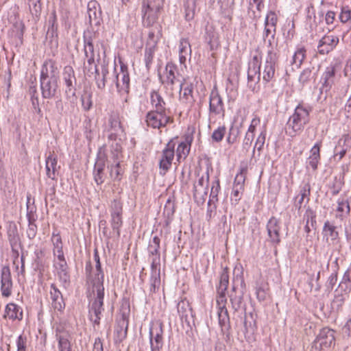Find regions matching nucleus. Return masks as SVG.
<instances>
[{"instance_id":"1","label":"nucleus","mask_w":351,"mask_h":351,"mask_svg":"<svg viewBox=\"0 0 351 351\" xmlns=\"http://www.w3.org/2000/svg\"><path fill=\"white\" fill-rule=\"evenodd\" d=\"M94 259L96 263L95 276L91 280L93 287V292H96V295L93 301L89 306V315L90 320L95 324H99L101 315L104 311V274L101 269L99 256L97 250L94 251Z\"/></svg>"},{"instance_id":"2","label":"nucleus","mask_w":351,"mask_h":351,"mask_svg":"<svg viewBox=\"0 0 351 351\" xmlns=\"http://www.w3.org/2000/svg\"><path fill=\"white\" fill-rule=\"evenodd\" d=\"M60 71L56 63L51 60H46L42 66L40 86L44 99L57 97L60 93Z\"/></svg>"},{"instance_id":"3","label":"nucleus","mask_w":351,"mask_h":351,"mask_svg":"<svg viewBox=\"0 0 351 351\" xmlns=\"http://www.w3.org/2000/svg\"><path fill=\"white\" fill-rule=\"evenodd\" d=\"M311 110V108L299 104L287 123L285 128L287 134L293 137L300 134L310 121Z\"/></svg>"},{"instance_id":"4","label":"nucleus","mask_w":351,"mask_h":351,"mask_svg":"<svg viewBox=\"0 0 351 351\" xmlns=\"http://www.w3.org/2000/svg\"><path fill=\"white\" fill-rule=\"evenodd\" d=\"M62 78L64 84V94L66 99L71 103L77 101L76 84L77 80L75 71L72 66H66L63 69Z\"/></svg>"},{"instance_id":"5","label":"nucleus","mask_w":351,"mask_h":351,"mask_svg":"<svg viewBox=\"0 0 351 351\" xmlns=\"http://www.w3.org/2000/svg\"><path fill=\"white\" fill-rule=\"evenodd\" d=\"M245 290V282L242 278L237 277L233 280L232 293L230 295L232 306L235 311L241 309L245 311L243 304V294Z\"/></svg>"},{"instance_id":"6","label":"nucleus","mask_w":351,"mask_h":351,"mask_svg":"<svg viewBox=\"0 0 351 351\" xmlns=\"http://www.w3.org/2000/svg\"><path fill=\"white\" fill-rule=\"evenodd\" d=\"M130 75L128 66L121 64L120 72H116V68L114 69L112 74V82L115 83L117 91L121 94H128L130 91Z\"/></svg>"},{"instance_id":"7","label":"nucleus","mask_w":351,"mask_h":351,"mask_svg":"<svg viewBox=\"0 0 351 351\" xmlns=\"http://www.w3.org/2000/svg\"><path fill=\"white\" fill-rule=\"evenodd\" d=\"M335 331L328 328H322L312 346V350H322L335 345Z\"/></svg>"},{"instance_id":"8","label":"nucleus","mask_w":351,"mask_h":351,"mask_svg":"<svg viewBox=\"0 0 351 351\" xmlns=\"http://www.w3.org/2000/svg\"><path fill=\"white\" fill-rule=\"evenodd\" d=\"M146 123L149 127L160 129L165 127L168 123H172L173 119L167 112L151 110L146 115Z\"/></svg>"},{"instance_id":"9","label":"nucleus","mask_w":351,"mask_h":351,"mask_svg":"<svg viewBox=\"0 0 351 351\" xmlns=\"http://www.w3.org/2000/svg\"><path fill=\"white\" fill-rule=\"evenodd\" d=\"M276 61V53L271 49L269 50L263 69V80L265 83L270 82L274 79Z\"/></svg>"},{"instance_id":"10","label":"nucleus","mask_w":351,"mask_h":351,"mask_svg":"<svg viewBox=\"0 0 351 351\" xmlns=\"http://www.w3.org/2000/svg\"><path fill=\"white\" fill-rule=\"evenodd\" d=\"M306 24L308 25L310 32L312 33H317L322 31V27L319 25L322 23L324 13L319 12L316 16L315 11L313 3H310L306 9Z\"/></svg>"},{"instance_id":"11","label":"nucleus","mask_w":351,"mask_h":351,"mask_svg":"<svg viewBox=\"0 0 351 351\" xmlns=\"http://www.w3.org/2000/svg\"><path fill=\"white\" fill-rule=\"evenodd\" d=\"M178 72L177 67L175 64L168 62L165 67V71L162 76H160L161 82L167 87L173 90L176 84L181 82L178 79Z\"/></svg>"},{"instance_id":"12","label":"nucleus","mask_w":351,"mask_h":351,"mask_svg":"<svg viewBox=\"0 0 351 351\" xmlns=\"http://www.w3.org/2000/svg\"><path fill=\"white\" fill-rule=\"evenodd\" d=\"M107 129L110 132L108 138L110 140H116L117 136H120L123 132L118 112H111L110 113L108 119Z\"/></svg>"},{"instance_id":"13","label":"nucleus","mask_w":351,"mask_h":351,"mask_svg":"<svg viewBox=\"0 0 351 351\" xmlns=\"http://www.w3.org/2000/svg\"><path fill=\"white\" fill-rule=\"evenodd\" d=\"M122 204L114 199L111 205V226L113 230L116 231L117 236L120 235V228L122 226Z\"/></svg>"},{"instance_id":"14","label":"nucleus","mask_w":351,"mask_h":351,"mask_svg":"<svg viewBox=\"0 0 351 351\" xmlns=\"http://www.w3.org/2000/svg\"><path fill=\"white\" fill-rule=\"evenodd\" d=\"M339 42V37L332 34H326L319 41L318 53L322 55L332 51Z\"/></svg>"},{"instance_id":"15","label":"nucleus","mask_w":351,"mask_h":351,"mask_svg":"<svg viewBox=\"0 0 351 351\" xmlns=\"http://www.w3.org/2000/svg\"><path fill=\"white\" fill-rule=\"evenodd\" d=\"M12 280L8 266H4L1 270V291L3 297L8 298L12 293Z\"/></svg>"},{"instance_id":"16","label":"nucleus","mask_w":351,"mask_h":351,"mask_svg":"<svg viewBox=\"0 0 351 351\" xmlns=\"http://www.w3.org/2000/svg\"><path fill=\"white\" fill-rule=\"evenodd\" d=\"M176 144L173 140H171L162 151V158L160 160L159 166L165 173L171 166L172 160L174 158V148Z\"/></svg>"},{"instance_id":"17","label":"nucleus","mask_w":351,"mask_h":351,"mask_svg":"<svg viewBox=\"0 0 351 351\" xmlns=\"http://www.w3.org/2000/svg\"><path fill=\"white\" fill-rule=\"evenodd\" d=\"M101 79L99 80V73L96 64H94V68H90L88 69V73H90L91 74H95V80H97V86L99 89H104L106 86V84L108 82V75L109 74L108 71V62H106L105 60H103V62L101 64Z\"/></svg>"},{"instance_id":"18","label":"nucleus","mask_w":351,"mask_h":351,"mask_svg":"<svg viewBox=\"0 0 351 351\" xmlns=\"http://www.w3.org/2000/svg\"><path fill=\"white\" fill-rule=\"evenodd\" d=\"M128 328V319L125 314L117 320L114 333V341L115 343H121L127 337Z\"/></svg>"},{"instance_id":"19","label":"nucleus","mask_w":351,"mask_h":351,"mask_svg":"<svg viewBox=\"0 0 351 351\" xmlns=\"http://www.w3.org/2000/svg\"><path fill=\"white\" fill-rule=\"evenodd\" d=\"M248 82H258L261 80V62L257 56H254L249 62L247 70Z\"/></svg>"},{"instance_id":"20","label":"nucleus","mask_w":351,"mask_h":351,"mask_svg":"<svg viewBox=\"0 0 351 351\" xmlns=\"http://www.w3.org/2000/svg\"><path fill=\"white\" fill-rule=\"evenodd\" d=\"M56 338L58 342L59 351H72L71 335L69 332L57 328L56 330Z\"/></svg>"},{"instance_id":"21","label":"nucleus","mask_w":351,"mask_h":351,"mask_svg":"<svg viewBox=\"0 0 351 351\" xmlns=\"http://www.w3.org/2000/svg\"><path fill=\"white\" fill-rule=\"evenodd\" d=\"M210 112L215 114H222L224 115L225 109L222 98L217 90H212L209 99Z\"/></svg>"},{"instance_id":"22","label":"nucleus","mask_w":351,"mask_h":351,"mask_svg":"<svg viewBox=\"0 0 351 351\" xmlns=\"http://www.w3.org/2000/svg\"><path fill=\"white\" fill-rule=\"evenodd\" d=\"M49 294L53 308L58 311H62L65 307V303L62 293L54 283L50 285Z\"/></svg>"},{"instance_id":"23","label":"nucleus","mask_w":351,"mask_h":351,"mask_svg":"<svg viewBox=\"0 0 351 351\" xmlns=\"http://www.w3.org/2000/svg\"><path fill=\"white\" fill-rule=\"evenodd\" d=\"M209 182V174L207 170L204 175L199 178L197 184L194 185L193 197L197 199L199 195L202 196V202L205 201L204 196L207 195V190Z\"/></svg>"},{"instance_id":"24","label":"nucleus","mask_w":351,"mask_h":351,"mask_svg":"<svg viewBox=\"0 0 351 351\" xmlns=\"http://www.w3.org/2000/svg\"><path fill=\"white\" fill-rule=\"evenodd\" d=\"M58 279L64 287H66L70 283V275L69 267L66 261L53 262Z\"/></svg>"},{"instance_id":"25","label":"nucleus","mask_w":351,"mask_h":351,"mask_svg":"<svg viewBox=\"0 0 351 351\" xmlns=\"http://www.w3.org/2000/svg\"><path fill=\"white\" fill-rule=\"evenodd\" d=\"M180 99L186 104H192L194 101L193 96V85L192 83L184 80L179 84Z\"/></svg>"},{"instance_id":"26","label":"nucleus","mask_w":351,"mask_h":351,"mask_svg":"<svg viewBox=\"0 0 351 351\" xmlns=\"http://www.w3.org/2000/svg\"><path fill=\"white\" fill-rule=\"evenodd\" d=\"M335 69L333 66H328L322 77V86L319 88L321 93H327L334 84Z\"/></svg>"},{"instance_id":"27","label":"nucleus","mask_w":351,"mask_h":351,"mask_svg":"<svg viewBox=\"0 0 351 351\" xmlns=\"http://www.w3.org/2000/svg\"><path fill=\"white\" fill-rule=\"evenodd\" d=\"M60 169L58 166V158L53 153H50L46 159L47 176L49 178L55 180Z\"/></svg>"},{"instance_id":"28","label":"nucleus","mask_w":351,"mask_h":351,"mask_svg":"<svg viewBox=\"0 0 351 351\" xmlns=\"http://www.w3.org/2000/svg\"><path fill=\"white\" fill-rule=\"evenodd\" d=\"M267 230L271 242L275 244H278L280 242V226L278 221L275 217H271L267 224Z\"/></svg>"},{"instance_id":"29","label":"nucleus","mask_w":351,"mask_h":351,"mask_svg":"<svg viewBox=\"0 0 351 351\" xmlns=\"http://www.w3.org/2000/svg\"><path fill=\"white\" fill-rule=\"evenodd\" d=\"M149 343L163 342V324L157 321L152 324L149 328Z\"/></svg>"},{"instance_id":"30","label":"nucleus","mask_w":351,"mask_h":351,"mask_svg":"<svg viewBox=\"0 0 351 351\" xmlns=\"http://www.w3.org/2000/svg\"><path fill=\"white\" fill-rule=\"evenodd\" d=\"M351 147V137L349 134L343 135L338 141L337 145L335 147V155L339 156L341 160L346 154L348 149Z\"/></svg>"},{"instance_id":"31","label":"nucleus","mask_w":351,"mask_h":351,"mask_svg":"<svg viewBox=\"0 0 351 351\" xmlns=\"http://www.w3.org/2000/svg\"><path fill=\"white\" fill-rule=\"evenodd\" d=\"M151 104L154 108L153 110L167 112L169 110L166 108V103L162 97L157 91L153 90L150 93Z\"/></svg>"},{"instance_id":"32","label":"nucleus","mask_w":351,"mask_h":351,"mask_svg":"<svg viewBox=\"0 0 351 351\" xmlns=\"http://www.w3.org/2000/svg\"><path fill=\"white\" fill-rule=\"evenodd\" d=\"M5 317L12 320L20 321L23 319V310L21 306L14 303H9L5 306Z\"/></svg>"},{"instance_id":"33","label":"nucleus","mask_w":351,"mask_h":351,"mask_svg":"<svg viewBox=\"0 0 351 351\" xmlns=\"http://www.w3.org/2000/svg\"><path fill=\"white\" fill-rule=\"evenodd\" d=\"M320 147L321 143H316L311 149V155L307 160V167H311L313 171L317 169V165L320 160Z\"/></svg>"},{"instance_id":"34","label":"nucleus","mask_w":351,"mask_h":351,"mask_svg":"<svg viewBox=\"0 0 351 351\" xmlns=\"http://www.w3.org/2000/svg\"><path fill=\"white\" fill-rule=\"evenodd\" d=\"M141 12L143 20L147 21L148 24L154 23L158 18V12L152 11V7L146 0L143 2Z\"/></svg>"},{"instance_id":"35","label":"nucleus","mask_w":351,"mask_h":351,"mask_svg":"<svg viewBox=\"0 0 351 351\" xmlns=\"http://www.w3.org/2000/svg\"><path fill=\"white\" fill-rule=\"evenodd\" d=\"M337 293H344V295H349L351 291V276L349 270H347L340 282L339 287L335 289Z\"/></svg>"},{"instance_id":"36","label":"nucleus","mask_w":351,"mask_h":351,"mask_svg":"<svg viewBox=\"0 0 351 351\" xmlns=\"http://www.w3.org/2000/svg\"><path fill=\"white\" fill-rule=\"evenodd\" d=\"M191 54V45L189 40L186 38H182L179 45V59L180 64H184L187 56Z\"/></svg>"},{"instance_id":"37","label":"nucleus","mask_w":351,"mask_h":351,"mask_svg":"<svg viewBox=\"0 0 351 351\" xmlns=\"http://www.w3.org/2000/svg\"><path fill=\"white\" fill-rule=\"evenodd\" d=\"M349 295H344V293H337L335 291L334 299L331 302V308L333 311L339 312L342 310V307L345 301Z\"/></svg>"},{"instance_id":"38","label":"nucleus","mask_w":351,"mask_h":351,"mask_svg":"<svg viewBox=\"0 0 351 351\" xmlns=\"http://www.w3.org/2000/svg\"><path fill=\"white\" fill-rule=\"evenodd\" d=\"M219 324L222 331L228 330L230 326V317L227 308L218 309Z\"/></svg>"},{"instance_id":"39","label":"nucleus","mask_w":351,"mask_h":351,"mask_svg":"<svg viewBox=\"0 0 351 351\" xmlns=\"http://www.w3.org/2000/svg\"><path fill=\"white\" fill-rule=\"evenodd\" d=\"M108 168L110 170V176L112 179L120 180L121 176L122 175L123 171L120 166V162L118 160V155H116L114 157V162L108 166Z\"/></svg>"},{"instance_id":"40","label":"nucleus","mask_w":351,"mask_h":351,"mask_svg":"<svg viewBox=\"0 0 351 351\" xmlns=\"http://www.w3.org/2000/svg\"><path fill=\"white\" fill-rule=\"evenodd\" d=\"M8 237L12 248L16 247L19 241V236L16 224H10L8 230Z\"/></svg>"},{"instance_id":"41","label":"nucleus","mask_w":351,"mask_h":351,"mask_svg":"<svg viewBox=\"0 0 351 351\" xmlns=\"http://www.w3.org/2000/svg\"><path fill=\"white\" fill-rule=\"evenodd\" d=\"M156 41H154V43L151 45L149 42H147V45H149V47H146L145 51V62L146 67L149 69L152 64L154 53L155 51Z\"/></svg>"},{"instance_id":"42","label":"nucleus","mask_w":351,"mask_h":351,"mask_svg":"<svg viewBox=\"0 0 351 351\" xmlns=\"http://www.w3.org/2000/svg\"><path fill=\"white\" fill-rule=\"evenodd\" d=\"M160 239L158 237L154 236L149 243L148 245V252L149 256H160L159 249H160Z\"/></svg>"},{"instance_id":"43","label":"nucleus","mask_w":351,"mask_h":351,"mask_svg":"<svg viewBox=\"0 0 351 351\" xmlns=\"http://www.w3.org/2000/svg\"><path fill=\"white\" fill-rule=\"evenodd\" d=\"M13 23V32L15 34V36L18 38V39L22 40L24 30H25V25L23 21L14 16V21H12Z\"/></svg>"},{"instance_id":"44","label":"nucleus","mask_w":351,"mask_h":351,"mask_svg":"<svg viewBox=\"0 0 351 351\" xmlns=\"http://www.w3.org/2000/svg\"><path fill=\"white\" fill-rule=\"evenodd\" d=\"M106 161L107 156L105 153V149L104 147H100L97 153L94 169H104Z\"/></svg>"},{"instance_id":"45","label":"nucleus","mask_w":351,"mask_h":351,"mask_svg":"<svg viewBox=\"0 0 351 351\" xmlns=\"http://www.w3.org/2000/svg\"><path fill=\"white\" fill-rule=\"evenodd\" d=\"M305 57L306 49L304 47H300L297 49L293 56L292 64H294L297 68H299L302 64Z\"/></svg>"},{"instance_id":"46","label":"nucleus","mask_w":351,"mask_h":351,"mask_svg":"<svg viewBox=\"0 0 351 351\" xmlns=\"http://www.w3.org/2000/svg\"><path fill=\"white\" fill-rule=\"evenodd\" d=\"M190 151V144L187 142H182L180 143L176 150V155L178 158V160L180 161L181 159H185L188 156Z\"/></svg>"},{"instance_id":"47","label":"nucleus","mask_w":351,"mask_h":351,"mask_svg":"<svg viewBox=\"0 0 351 351\" xmlns=\"http://www.w3.org/2000/svg\"><path fill=\"white\" fill-rule=\"evenodd\" d=\"M339 19L341 23H348L351 28V8L348 5L343 6Z\"/></svg>"},{"instance_id":"48","label":"nucleus","mask_w":351,"mask_h":351,"mask_svg":"<svg viewBox=\"0 0 351 351\" xmlns=\"http://www.w3.org/2000/svg\"><path fill=\"white\" fill-rule=\"evenodd\" d=\"M29 6L32 16L37 19H39L42 10L40 0H29Z\"/></svg>"},{"instance_id":"49","label":"nucleus","mask_w":351,"mask_h":351,"mask_svg":"<svg viewBox=\"0 0 351 351\" xmlns=\"http://www.w3.org/2000/svg\"><path fill=\"white\" fill-rule=\"evenodd\" d=\"M313 69L314 68H307L303 70L299 77L300 82L302 84H308L311 80L314 79L315 73L313 72Z\"/></svg>"},{"instance_id":"50","label":"nucleus","mask_w":351,"mask_h":351,"mask_svg":"<svg viewBox=\"0 0 351 351\" xmlns=\"http://www.w3.org/2000/svg\"><path fill=\"white\" fill-rule=\"evenodd\" d=\"M220 191L219 180L217 179L213 182L211 187L210 199L208 201V205H211L212 203H215L218 201V193Z\"/></svg>"},{"instance_id":"51","label":"nucleus","mask_w":351,"mask_h":351,"mask_svg":"<svg viewBox=\"0 0 351 351\" xmlns=\"http://www.w3.org/2000/svg\"><path fill=\"white\" fill-rule=\"evenodd\" d=\"M323 230L325 234L330 237L332 240H335L339 237L338 232L336 231V227L331 225L329 221L325 222Z\"/></svg>"},{"instance_id":"52","label":"nucleus","mask_w":351,"mask_h":351,"mask_svg":"<svg viewBox=\"0 0 351 351\" xmlns=\"http://www.w3.org/2000/svg\"><path fill=\"white\" fill-rule=\"evenodd\" d=\"M276 32V27H269L267 26H265L263 37L265 40L266 38H268V45L270 47H271L272 42L274 40Z\"/></svg>"},{"instance_id":"53","label":"nucleus","mask_w":351,"mask_h":351,"mask_svg":"<svg viewBox=\"0 0 351 351\" xmlns=\"http://www.w3.org/2000/svg\"><path fill=\"white\" fill-rule=\"evenodd\" d=\"M33 267L34 270L38 273L39 277H43L46 268L48 267V265L43 259H42L38 261H34Z\"/></svg>"},{"instance_id":"54","label":"nucleus","mask_w":351,"mask_h":351,"mask_svg":"<svg viewBox=\"0 0 351 351\" xmlns=\"http://www.w3.org/2000/svg\"><path fill=\"white\" fill-rule=\"evenodd\" d=\"M229 282V275H228V269L225 268L221 276H220V280H219V287L218 289L223 291H226L228 288Z\"/></svg>"},{"instance_id":"55","label":"nucleus","mask_w":351,"mask_h":351,"mask_svg":"<svg viewBox=\"0 0 351 351\" xmlns=\"http://www.w3.org/2000/svg\"><path fill=\"white\" fill-rule=\"evenodd\" d=\"M247 173V169L243 168L241 169V171L237 174L234 181V185L235 186H241V188L244 189V182L245 180V176Z\"/></svg>"},{"instance_id":"56","label":"nucleus","mask_w":351,"mask_h":351,"mask_svg":"<svg viewBox=\"0 0 351 351\" xmlns=\"http://www.w3.org/2000/svg\"><path fill=\"white\" fill-rule=\"evenodd\" d=\"M226 132V128L224 125L219 126L217 129L215 130L211 136L212 140L215 142L219 143L222 141Z\"/></svg>"},{"instance_id":"57","label":"nucleus","mask_w":351,"mask_h":351,"mask_svg":"<svg viewBox=\"0 0 351 351\" xmlns=\"http://www.w3.org/2000/svg\"><path fill=\"white\" fill-rule=\"evenodd\" d=\"M150 291L155 292L156 289H158L160 285V274L155 271L152 274L150 278Z\"/></svg>"},{"instance_id":"58","label":"nucleus","mask_w":351,"mask_h":351,"mask_svg":"<svg viewBox=\"0 0 351 351\" xmlns=\"http://www.w3.org/2000/svg\"><path fill=\"white\" fill-rule=\"evenodd\" d=\"M315 217V213L308 207L304 215V219L306 221V223H311V226L314 228L316 224Z\"/></svg>"},{"instance_id":"59","label":"nucleus","mask_w":351,"mask_h":351,"mask_svg":"<svg viewBox=\"0 0 351 351\" xmlns=\"http://www.w3.org/2000/svg\"><path fill=\"white\" fill-rule=\"evenodd\" d=\"M277 21L278 19L276 14L274 12L271 11L266 16L265 20V26L276 28Z\"/></svg>"},{"instance_id":"60","label":"nucleus","mask_w":351,"mask_h":351,"mask_svg":"<svg viewBox=\"0 0 351 351\" xmlns=\"http://www.w3.org/2000/svg\"><path fill=\"white\" fill-rule=\"evenodd\" d=\"M266 137V131L263 130L261 132L259 136H258L254 147L253 149V154H254L255 149L256 148L258 152H261L263 149V147L265 144Z\"/></svg>"},{"instance_id":"61","label":"nucleus","mask_w":351,"mask_h":351,"mask_svg":"<svg viewBox=\"0 0 351 351\" xmlns=\"http://www.w3.org/2000/svg\"><path fill=\"white\" fill-rule=\"evenodd\" d=\"M239 134V130L237 127H234L233 125L229 130L228 136L227 138V141L229 144H233L236 142L237 136Z\"/></svg>"},{"instance_id":"62","label":"nucleus","mask_w":351,"mask_h":351,"mask_svg":"<svg viewBox=\"0 0 351 351\" xmlns=\"http://www.w3.org/2000/svg\"><path fill=\"white\" fill-rule=\"evenodd\" d=\"M30 198L27 197V217L28 222H32L36 221V217L35 216L36 208L33 206H30Z\"/></svg>"},{"instance_id":"63","label":"nucleus","mask_w":351,"mask_h":351,"mask_svg":"<svg viewBox=\"0 0 351 351\" xmlns=\"http://www.w3.org/2000/svg\"><path fill=\"white\" fill-rule=\"evenodd\" d=\"M96 33L95 32L90 30L85 31L83 36L84 45H93Z\"/></svg>"},{"instance_id":"64","label":"nucleus","mask_w":351,"mask_h":351,"mask_svg":"<svg viewBox=\"0 0 351 351\" xmlns=\"http://www.w3.org/2000/svg\"><path fill=\"white\" fill-rule=\"evenodd\" d=\"M93 176L94 180L97 184H101L104 182L106 178L104 169H94Z\"/></svg>"}]
</instances>
